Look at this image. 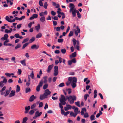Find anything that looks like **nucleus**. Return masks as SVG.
Returning <instances> with one entry per match:
<instances>
[{
  "label": "nucleus",
  "instance_id": "obj_6",
  "mask_svg": "<svg viewBox=\"0 0 123 123\" xmlns=\"http://www.w3.org/2000/svg\"><path fill=\"white\" fill-rule=\"evenodd\" d=\"M5 91L6 93L5 92H4L3 91H1V95H4V96L5 97H6L9 95L10 92V90H6Z\"/></svg>",
  "mask_w": 123,
  "mask_h": 123
},
{
  "label": "nucleus",
  "instance_id": "obj_41",
  "mask_svg": "<svg viewBox=\"0 0 123 123\" xmlns=\"http://www.w3.org/2000/svg\"><path fill=\"white\" fill-rule=\"evenodd\" d=\"M36 104L35 103H34L31 105V108L32 109H33L36 107Z\"/></svg>",
  "mask_w": 123,
  "mask_h": 123
},
{
  "label": "nucleus",
  "instance_id": "obj_3",
  "mask_svg": "<svg viewBox=\"0 0 123 123\" xmlns=\"http://www.w3.org/2000/svg\"><path fill=\"white\" fill-rule=\"evenodd\" d=\"M51 92L48 89H47L45 90L44 93L42 95L40 96V98L41 100H43L44 99L48 98V96L50 94Z\"/></svg>",
  "mask_w": 123,
  "mask_h": 123
},
{
  "label": "nucleus",
  "instance_id": "obj_32",
  "mask_svg": "<svg viewBox=\"0 0 123 123\" xmlns=\"http://www.w3.org/2000/svg\"><path fill=\"white\" fill-rule=\"evenodd\" d=\"M13 0H7V2L8 3H9L10 4L11 6L13 4Z\"/></svg>",
  "mask_w": 123,
  "mask_h": 123
},
{
  "label": "nucleus",
  "instance_id": "obj_43",
  "mask_svg": "<svg viewBox=\"0 0 123 123\" xmlns=\"http://www.w3.org/2000/svg\"><path fill=\"white\" fill-rule=\"evenodd\" d=\"M95 116L93 115H91L90 117V119L91 121L95 120Z\"/></svg>",
  "mask_w": 123,
  "mask_h": 123
},
{
  "label": "nucleus",
  "instance_id": "obj_2",
  "mask_svg": "<svg viewBox=\"0 0 123 123\" xmlns=\"http://www.w3.org/2000/svg\"><path fill=\"white\" fill-rule=\"evenodd\" d=\"M66 98L67 99L69 103L71 104H73L74 103V101L76 100L77 97L74 95H70L69 96H66Z\"/></svg>",
  "mask_w": 123,
  "mask_h": 123
},
{
  "label": "nucleus",
  "instance_id": "obj_44",
  "mask_svg": "<svg viewBox=\"0 0 123 123\" xmlns=\"http://www.w3.org/2000/svg\"><path fill=\"white\" fill-rule=\"evenodd\" d=\"M34 111L33 110H32L30 111L29 112V114L30 115H32L34 113Z\"/></svg>",
  "mask_w": 123,
  "mask_h": 123
},
{
  "label": "nucleus",
  "instance_id": "obj_9",
  "mask_svg": "<svg viewBox=\"0 0 123 123\" xmlns=\"http://www.w3.org/2000/svg\"><path fill=\"white\" fill-rule=\"evenodd\" d=\"M30 108L31 107L30 106H25V111L24 112V113L25 114L27 113Z\"/></svg>",
  "mask_w": 123,
  "mask_h": 123
},
{
  "label": "nucleus",
  "instance_id": "obj_64",
  "mask_svg": "<svg viewBox=\"0 0 123 123\" xmlns=\"http://www.w3.org/2000/svg\"><path fill=\"white\" fill-rule=\"evenodd\" d=\"M43 106V103L41 102L39 103V107H42Z\"/></svg>",
  "mask_w": 123,
  "mask_h": 123
},
{
  "label": "nucleus",
  "instance_id": "obj_13",
  "mask_svg": "<svg viewBox=\"0 0 123 123\" xmlns=\"http://www.w3.org/2000/svg\"><path fill=\"white\" fill-rule=\"evenodd\" d=\"M8 35L7 34H5L4 35L3 37H2L1 38V40L2 41L8 39Z\"/></svg>",
  "mask_w": 123,
  "mask_h": 123
},
{
  "label": "nucleus",
  "instance_id": "obj_25",
  "mask_svg": "<svg viewBox=\"0 0 123 123\" xmlns=\"http://www.w3.org/2000/svg\"><path fill=\"white\" fill-rule=\"evenodd\" d=\"M70 115L71 116H73L74 117H75L77 115V114L75 113H74L73 112L71 111L70 112Z\"/></svg>",
  "mask_w": 123,
  "mask_h": 123
},
{
  "label": "nucleus",
  "instance_id": "obj_24",
  "mask_svg": "<svg viewBox=\"0 0 123 123\" xmlns=\"http://www.w3.org/2000/svg\"><path fill=\"white\" fill-rule=\"evenodd\" d=\"M14 74L13 73H11L10 74L6 73H5V75L7 76H8L9 77H11L12 75H14Z\"/></svg>",
  "mask_w": 123,
  "mask_h": 123
},
{
  "label": "nucleus",
  "instance_id": "obj_23",
  "mask_svg": "<svg viewBox=\"0 0 123 123\" xmlns=\"http://www.w3.org/2000/svg\"><path fill=\"white\" fill-rule=\"evenodd\" d=\"M20 62L24 66H26V64L25 63V59H24L23 60L21 61Z\"/></svg>",
  "mask_w": 123,
  "mask_h": 123
},
{
  "label": "nucleus",
  "instance_id": "obj_1",
  "mask_svg": "<svg viewBox=\"0 0 123 123\" xmlns=\"http://www.w3.org/2000/svg\"><path fill=\"white\" fill-rule=\"evenodd\" d=\"M68 81L70 82V84L73 88H74L76 86L77 79L75 77H69L68 78Z\"/></svg>",
  "mask_w": 123,
  "mask_h": 123
},
{
  "label": "nucleus",
  "instance_id": "obj_38",
  "mask_svg": "<svg viewBox=\"0 0 123 123\" xmlns=\"http://www.w3.org/2000/svg\"><path fill=\"white\" fill-rule=\"evenodd\" d=\"M42 36V34L41 33H39L36 36V38H40Z\"/></svg>",
  "mask_w": 123,
  "mask_h": 123
},
{
  "label": "nucleus",
  "instance_id": "obj_56",
  "mask_svg": "<svg viewBox=\"0 0 123 123\" xmlns=\"http://www.w3.org/2000/svg\"><path fill=\"white\" fill-rule=\"evenodd\" d=\"M5 32L7 33H11V31H10V30H9L8 29H5Z\"/></svg>",
  "mask_w": 123,
  "mask_h": 123
},
{
  "label": "nucleus",
  "instance_id": "obj_45",
  "mask_svg": "<svg viewBox=\"0 0 123 123\" xmlns=\"http://www.w3.org/2000/svg\"><path fill=\"white\" fill-rule=\"evenodd\" d=\"M21 45L19 43L15 47V49H17L20 48L21 47Z\"/></svg>",
  "mask_w": 123,
  "mask_h": 123
},
{
  "label": "nucleus",
  "instance_id": "obj_11",
  "mask_svg": "<svg viewBox=\"0 0 123 123\" xmlns=\"http://www.w3.org/2000/svg\"><path fill=\"white\" fill-rule=\"evenodd\" d=\"M16 92L15 90H12L9 94V97H11L14 96Z\"/></svg>",
  "mask_w": 123,
  "mask_h": 123
},
{
  "label": "nucleus",
  "instance_id": "obj_26",
  "mask_svg": "<svg viewBox=\"0 0 123 123\" xmlns=\"http://www.w3.org/2000/svg\"><path fill=\"white\" fill-rule=\"evenodd\" d=\"M35 28L37 31H38L40 28V24H38L37 26H35Z\"/></svg>",
  "mask_w": 123,
  "mask_h": 123
},
{
  "label": "nucleus",
  "instance_id": "obj_8",
  "mask_svg": "<svg viewBox=\"0 0 123 123\" xmlns=\"http://www.w3.org/2000/svg\"><path fill=\"white\" fill-rule=\"evenodd\" d=\"M77 10H76V9H75L73 10H72V11H71V10H69V12L70 13H71L72 16L73 17H75L76 14V13L77 12Z\"/></svg>",
  "mask_w": 123,
  "mask_h": 123
},
{
  "label": "nucleus",
  "instance_id": "obj_58",
  "mask_svg": "<svg viewBox=\"0 0 123 123\" xmlns=\"http://www.w3.org/2000/svg\"><path fill=\"white\" fill-rule=\"evenodd\" d=\"M71 61L72 62L75 63L76 62V60L75 58H73L72 59Z\"/></svg>",
  "mask_w": 123,
  "mask_h": 123
},
{
  "label": "nucleus",
  "instance_id": "obj_28",
  "mask_svg": "<svg viewBox=\"0 0 123 123\" xmlns=\"http://www.w3.org/2000/svg\"><path fill=\"white\" fill-rule=\"evenodd\" d=\"M47 77L46 76H45L43 78V79H44V80L43 81V82L44 83H46L47 82Z\"/></svg>",
  "mask_w": 123,
  "mask_h": 123
},
{
  "label": "nucleus",
  "instance_id": "obj_53",
  "mask_svg": "<svg viewBox=\"0 0 123 123\" xmlns=\"http://www.w3.org/2000/svg\"><path fill=\"white\" fill-rule=\"evenodd\" d=\"M22 72V71L21 69H18V71L17 72L18 74V75H20Z\"/></svg>",
  "mask_w": 123,
  "mask_h": 123
},
{
  "label": "nucleus",
  "instance_id": "obj_39",
  "mask_svg": "<svg viewBox=\"0 0 123 123\" xmlns=\"http://www.w3.org/2000/svg\"><path fill=\"white\" fill-rule=\"evenodd\" d=\"M79 44V42H78L77 43V45H76V46H75V48H76L78 50H80Z\"/></svg>",
  "mask_w": 123,
  "mask_h": 123
},
{
  "label": "nucleus",
  "instance_id": "obj_55",
  "mask_svg": "<svg viewBox=\"0 0 123 123\" xmlns=\"http://www.w3.org/2000/svg\"><path fill=\"white\" fill-rule=\"evenodd\" d=\"M31 91V89L29 88H27L26 89L25 92L28 93Z\"/></svg>",
  "mask_w": 123,
  "mask_h": 123
},
{
  "label": "nucleus",
  "instance_id": "obj_46",
  "mask_svg": "<svg viewBox=\"0 0 123 123\" xmlns=\"http://www.w3.org/2000/svg\"><path fill=\"white\" fill-rule=\"evenodd\" d=\"M66 91H68V94H70L71 92V89L70 88H68L66 89Z\"/></svg>",
  "mask_w": 123,
  "mask_h": 123
},
{
  "label": "nucleus",
  "instance_id": "obj_4",
  "mask_svg": "<svg viewBox=\"0 0 123 123\" xmlns=\"http://www.w3.org/2000/svg\"><path fill=\"white\" fill-rule=\"evenodd\" d=\"M86 110L85 108H82L81 111V113L82 115L84 116L85 118H87L89 117V115L88 113L86 112Z\"/></svg>",
  "mask_w": 123,
  "mask_h": 123
},
{
  "label": "nucleus",
  "instance_id": "obj_16",
  "mask_svg": "<svg viewBox=\"0 0 123 123\" xmlns=\"http://www.w3.org/2000/svg\"><path fill=\"white\" fill-rule=\"evenodd\" d=\"M72 41L73 42V44L75 48L76 45H77V43L78 41H77L74 38H73V39Z\"/></svg>",
  "mask_w": 123,
  "mask_h": 123
},
{
  "label": "nucleus",
  "instance_id": "obj_31",
  "mask_svg": "<svg viewBox=\"0 0 123 123\" xmlns=\"http://www.w3.org/2000/svg\"><path fill=\"white\" fill-rule=\"evenodd\" d=\"M78 108L77 107H76V109H75L74 110V113L76 114L77 115L78 113H79L80 111H78Z\"/></svg>",
  "mask_w": 123,
  "mask_h": 123
},
{
  "label": "nucleus",
  "instance_id": "obj_42",
  "mask_svg": "<svg viewBox=\"0 0 123 123\" xmlns=\"http://www.w3.org/2000/svg\"><path fill=\"white\" fill-rule=\"evenodd\" d=\"M15 57H12L11 58V60L13 62L15 63H16V62L15 61Z\"/></svg>",
  "mask_w": 123,
  "mask_h": 123
},
{
  "label": "nucleus",
  "instance_id": "obj_34",
  "mask_svg": "<svg viewBox=\"0 0 123 123\" xmlns=\"http://www.w3.org/2000/svg\"><path fill=\"white\" fill-rule=\"evenodd\" d=\"M32 79H34V76L33 73V71L32 70L31 71V73L30 75Z\"/></svg>",
  "mask_w": 123,
  "mask_h": 123
},
{
  "label": "nucleus",
  "instance_id": "obj_20",
  "mask_svg": "<svg viewBox=\"0 0 123 123\" xmlns=\"http://www.w3.org/2000/svg\"><path fill=\"white\" fill-rule=\"evenodd\" d=\"M36 98V97L34 96V95H32L30 97L29 101L30 102H32Z\"/></svg>",
  "mask_w": 123,
  "mask_h": 123
},
{
  "label": "nucleus",
  "instance_id": "obj_7",
  "mask_svg": "<svg viewBox=\"0 0 123 123\" xmlns=\"http://www.w3.org/2000/svg\"><path fill=\"white\" fill-rule=\"evenodd\" d=\"M54 76H56L58 74V67L57 66H54Z\"/></svg>",
  "mask_w": 123,
  "mask_h": 123
},
{
  "label": "nucleus",
  "instance_id": "obj_5",
  "mask_svg": "<svg viewBox=\"0 0 123 123\" xmlns=\"http://www.w3.org/2000/svg\"><path fill=\"white\" fill-rule=\"evenodd\" d=\"M61 98H60L59 100L61 103L63 105H64L66 104L65 102L66 100V98H65L64 95H61Z\"/></svg>",
  "mask_w": 123,
  "mask_h": 123
},
{
  "label": "nucleus",
  "instance_id": "obj_17",
  "mask_svg": "<svg viewBox=\"0 0 123 123\" xmlns=\"http://www.w3.org/2000/svg\"><path fill=\"white\" fill-rule=\"evenodd\" d=\"M38 15L37 14H33L32 16L30 18V20H32L34 19L35 18H37V17Z\"/></svg>",
  "mask_w": 123,
  "mask_h": 123
},
{
  "label": "nucleus",
  "instance_id": "obj_50",
  "mask_svg": "<svg viewBox=\"0 0 123 123\" xmlns=\"http://www.w3.org/2000/svg\"><path fill=\"white\" fill-rule=\"evenodd\" d=\"M77 13L78 17L79 18H80L81 17V15H80V14L79 13L78 11H77Z\"/></svg>",
  "mask_w": 123,
  "mask_h": 123
},
{
  "label": "nucleus",
  "instance_id": "obj_62",
  "mask_svg": "<svg viewBox=\"0 0 123 123\" xmlns=\"http://www.w3.org/2000/svg\"><path fill=\"white\" fill-rule=\"evenodd\" d=\"M3 83H6L7 82V80L6 79H4L3 81H1Z\"/></svg>",
  "mask_w": 123,
  "mask_h": 123
},
{
  "label": "nucleus",
  "instance_id": "obj_22",
  "mask_svg": "<svg viewBox=\"0 0 123 123\" xmlns=\"http://www.w3.org/2000/svg\"><path fill=\"white\" fill-rule=\"evenodd\" d=\"M76 52H75L74 53H73L70 56V58H72L73 57H75L76 56Z\"/></svg>",
  "mask_w": 123,
  "mask_h": 123
},
{
  "label": "nucleus",
  "instance_id": "obj_36",
  "mask_svg": "<svg viewBox=\"0 0 123 123\" xmlns=\"http://www.w3.org/2000/svg\"><path fill=\"white\" fill-rule=\"evenodd\" d=\"M20 91V86L18 85H17V88L16 89V92H19Z\"/></svg>",
  "mask_w": 123,
  "mask_h": 123
},
{
  "label": "nucleus",
  "instance_id": "obj_63",
  "mask_svg": "<svg viewBox=\"0 0 123 123\" xmlns=\"http://www.w3.org/2000/svg\"><path fill=\"white\" fill-rule=\"evenodd\" d=\"M4 84L1 81L0 82V87H2Z\"/></svg>",
  "mask_w": 123,
  "mask_h": 123
},
{
  "label": "nucleus",
  "instance_id": "obj_18",
  "mask_svg": "<svg viewBox=\"0 0 123 123\" xmlns=\"http://www.w3.org/2000/svg\"><path fill=\"white\" fill-rule=\"evenodd\" d=\"M39 46L38 45L37 46L36 44H34L31 46V49H37L39 48Z\"/></svg>",
  "mask_w": 123,
  "mask_h": 123
},
{
  "label": "nucleus",
  "instance_id": "obj_30",
  "mask_svg": "<svg viewBox=\"0 0 123 123\" xmlns=\"http://www.w3.org/2000/svg\"><path fill=\"white\" fill-rule=\"evenodd\" d=\"M35 38L34 37H32L30 40H29V43H31L33 42L35 40Z\"/></svg>",
  "mask_w": 123,
  "mask_h": 123
},
{
  "label": "nucleus",
  "instance_id": "obj_51",
  "mask_svg": "<svg viewBox=\"0 0 123 123\" xmlns=\"http://www.w3.org/2000/svg\"><path fill=\"white\" fill-rule=\"evenodd\" d=\"M48 6V4L47 2H46L45 3L44 5L43 6V7L44 8H45V9H46L47 8V7Z\"/></svg>",
  "mask_w": 123,
  "mask_h": 123
},
{
  "label": "nucleus",
  "instance_id": "obj_48",
  "mask_svg": "<svg viewBox=\"0 0 123 123\" xmlns=\"http://www.w3.org/2000/svg\"><path fill=\"white\" fill-rule=\"evenodd\" d=\"M61 52L63 54H65L66 52V50L65 49H64L61 50Z\"/></svg>",
  "mask_w": 123,
  "mask_h": 123
},
{
  "label": "nucleus",
  "instance_id": "obj_37",
  "mask_svg": "<svg viewBox=\"0 0 123 123\" xmlns=\"http://www.w3.org/2000/svg\"><path fill=\"white\" fill-rule=\"evenodd\" d=\"M34 24V21L32 22H31L29 23L28 25V27L30 28L31 27L32 25L33 24Z\"/></svg>",
  "mask_w": 123,
  "mask_h": 123
},
{
  "label": "nucleus",
  "instance_id": "obj_14",
  "mask_svg": "<svg viewBox=\"0 0 123 123\" xmlns=\"http://www.w3.org/2000/svg\"><path fill=\"white\" fill-rule=\"evenodd\" d=\"M72 108V106L70 105H66V107H64L65 110L66 111H67L69 109H71Z\"/></svg>",
  "mask_w": 123,
  "mask_h": 123
},
{
  "label": "nucleus",
  "instance_id": "obj_40",
  "mask_svg": "<svg viewBox=\"0 0 123 123\" xmlns=\"http://www.w3.org/2000/svg\"><path fill=\"white\" fill-rule=\"evenodd\" d=\"M29 39L28 38H27L25 39L23 41L22 43H25V42H27L29 41Z\"/></svg>",
  "mask_w": 123,
  "mask_h": 123
},
{
  "label": "nucleus",
  "instance_id": "obj_35",
  "mask_svg": "<svg viewBox=\"0 0 123 123\" xmlns=\"http://www.w3.org/2000/svg\"><path fill=\"white\" fill-rule=\"evenodd\" d=\"M43 80H42L40 82H39V84L38 85V86H39L41 87L43 85Z\"/></svg>",
  "mask_w": 123,
  "mask_h": 123
},
{
  "label": "nucleus",
  "instance_id": "obj_15",
  "mask_svg": "<svg viewBox=\"0 0 123 123\" xmlns=\"http://www.w3.org/2000/svg\"><path fill=\"white\" fill-rule=\"evenodd\" d=\"M69 7L70 8V10L72 11V10H73L75 9L74 8L75 6L72 3H70L69 6Z\"/></svg>",
  "mask_w": 123,
  "mask_h": 123
},
{
  "label": "nucleus",
  "instance_id": "obj_27",
  "mask_svg": "<svg viewBox=\"0 0 123 123\" xmlns=\"http://www.w3.org/2000/svg\"><path fill=\"white\" fill-rule=\"evenodd\" d=\"M40 20L41 22H43L45 20V17L44 16H43L40 18Z\"/></svg>",
  "mask_w": 123,
  "mask_h": 123
},
{
  "label": "nucleus",
  "instance_id": "obj_10",
  "mask_svg": "<svg viewBox=\"0 0 123 123\" xmlns=\"http://www.w3.org/2000/svg\"><path fill=\"white\" fill-rule=\"evenodd\" d=\"M77 30H75V36H77L78 34L80 32V30L78 28V26L77 27Z\"/></svg>",
  "mask_w": 123,
  "mask_h": 123
},
{
  "label": "nucleus",
  "instance_id": "obj_47",
  "mask_svg": "<svg viewBox=\"0 0 123 123\" xmlns=\"http://www.w3.org/2000/svg\"><path fill=\"white\" fill-rule=\"evenodd\" d=\"M48 85L47 84H46L44 85L43 86V89H45L47 88L48 87Z\"/></svg>",
  "mask_w": 123,
  "mask_h": 123
},
{
  "label": "nucleus",
  "instance_id": "obj_52",
  "mask_svg": "<svg viewBox=\"0 0 123 123\" xmlns=\"http://www.w3.org/2000/svg\"><path fill=\"white\" fill-rule=\"evenodd\" d=\"M63 39L59 38L58 40V42L59 43H62L63 42Z\"/></svg>",
  "mask_w": 123,
  "mask_h": 123
},
{
  "label": "nucleus",
  "instance_id": "obj_54",
  "mask_svg": "<svg viewBox=\"0 0 123 123\" xmlns=\"http://www.w3.org/2000/svg\"><path fill=\"white\" fill-rule=\"evenodd\" d=\"M64 86V84L63 83H61L58 86L60 87H62Z\"/></svg>",
  "mask_w": 123,
  "mask_h": 123
},
{
  "label": "nucleus",
  "instance_id": "obj_29",
  "mask_svg": "<svg viewBox=\"0 0 123 123\" xmlns=\"http://www.w3.org/2000/svg\"><path fill=\"white\" fill-rule=\"evenodd\" d=\"M29 44V43H27L24 44L22 46V49H25Z\"/></svg>",
  "mask_w": 123,
  "mask_h": 123
},
{
  "label": "nucleus",
  "instance_id": "obj_19",
  "mask_svg": "<svg viewBox=\"0 0 123 123\" xmlns=\"http://www.w3.org/2000/svg\"><path fill=\"white\" fill-rule=\"evenodd\" d=\"M42 113V112H39L38 111H37L35 112V114L38 117L40 116Z\"/></svg>",
  "mask_w": 123,
  "mask_h": 123
},
{
  "label": "nucleus",
  "instance_id": "obj_12",
  "mask_svg": "<svg viewBox=\"0 0 123 123\" xmlns=\"http://www.w3.org/2000/svg\"><path fill=\"white\" fill-rule=\"evenodd\" d=\"M53 66V64L49 65V66L48 69L47 71L48 73H49L50 72V71L52 69Z\"/></svg>",
  "mask_w": 123,
  "mask_h": 123
},
{
  "label": "nucleus",
  "instance_id": "obj_59",
  "mask_svg": "<svg viewBox=\"0 0 123 123\" xmlns=\"http://www.w3.org/2000/svg\"><path fill=\"white\" fill-rule=\"evenodd\" d=\"M89 96V95L88 94H86L84 95V99L85 100H86L87 97Z\"/></svg>",
  "mask_w": 123,
  "mask_h": 123
},
{
  "label": "nucleus",
  "instance_id": "obj_33",
  "mask_svg": "<svg viewBox=\"0 0 123 123\" xmlns=\"http://www.w3.org/2000/svg\"><path fill=\"white\" fill-rule=\"evenodd\" d=\"M28 120V118L27 117L24 118L23 119L22 123H26V122Z\"/></svg>",
  "mask_w": 123,
  "mask_h": 123
},
{
  "label": "nucleus",
  "instance_id": "obj_57",
  "mask_svg": "<svg viewBox=\"0 0 123 123\" xmlns=\"http://www.w3.org/2000/svg\"><path fill=\"white\" fill-rule=\"evenodd\" d=\"M56 13L53 11H51V14L53 16L55 15Z\"/></svg>",
  "mask_w": 123,
  "mask_h": 123
},
{
  "label": "nucleus",
  "instance_id": "obj_61",
  "mask_svg": "<svg viewBox=\"0 0 123 123\" xmlns=\"http://www.w3.org/2000/svg\"><path fill=\"white\" fill-rule=\"evenodd\" d=\"M75 105L77 106L80 107V102L78 101L75 102Z\"/></svg>",
  "mask_w": 123,
  "mask_h": 123
},
{
  "label": "nucleus",
  "instance_id": "obj_49",
  "mask_svg": "<svg viewBox=\"0 0 123 123\" xmlns=\"http://www.w3.org/2000/svg\"><path fill=\"white\" fill-rule=\"evenodd\" d=\"M73 35V32L72 31H70V33L68 35V36L71 37Z\"/></svg>",
  "mask_w": 123,
  "mask_h": 123
},
{
  "label": "nucleus",
  "instance_id": "obj_60",
  "mask_svg": "<svg viewBox=\"0 0 123 123\" xmlns=\"http://www.w3.org/2000/svg\"><path fill=\"white\" fill-rule=\"evenodd\" d=\"M61 9L60 8H58L57 10V13L58 14H60L61 12Z\"/></svg>",
  "mask_w": 123,
  "mask_h": 123
},
{
  "label": "nucleus",
  "instance_id": "obj_21",
  "mask_svg": "<svg viewBox=\"0 0 123 123\" xmlns=\"http://www.w3.org/2000/svg\"><path fill=\"white\" fill-rule=\"evenodd\" d=\"M14 37L17 38H19L20 39H21L23 38V37L22 36H20L19 34L18 33H16L15 34Z\"/></svg>",
  "mask_w": 123,
  "mask_h": 123
}]
</instances>
